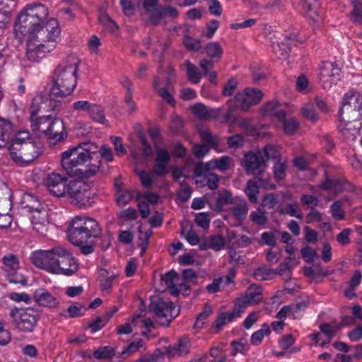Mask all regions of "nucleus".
Masks as SVG:
<instances>
[{
	"instance_id": "obj_1",
	"label": "nucleus",
	"mask_w": 362,
	"mask_h": 362,
	"mask_svg": "<svg viewBox=\"0 0 362 362\" xmlns=\"http://www.w3.org/2000/svg\"><path fill=\"white\" fill-rule=\"evenodd\" d=\"M98 151L99 146L95 143L90 141L81 142L62 153L61 165L70 177L90 178L100 168Z\"/></svg>"
},
{
	"instance_id": "obj_2",
	"label": "nucleus",
	"mask_w": 362,
	"mask_h": 362,
	"mask_svg": "<svg viewBox=\"0 0 362 362\" xmlns=\"http://www.w3.org/2000/svg\"><path fill=\"white\" fill-rule=\"evenodd\" d=\"M69 240L80 249H93L98 247L107 249L111 245L112 236L102 234L99 223L93 218L76 216L67 229Z\"/></svg>"
},
{
	"instance_id": "obj_3",
	"label": "nucleus",
	"mask_w": 362,
	"mask_h": 362,
	"mask_svg": "<svg viewBox=\"0 0 362 362\" xmlns=\"http://www.w3.org/2000/svg\"><path fill=\"white\" fill-rule=\"evenodd\" d=\"M60 29L54 18L51 20L37 33H28L26 57L32 62H39L45 53L53 50L59 37Z\"/></svg>"
},
{
	"instance_id": "obj_4",
	"label": "nucleus",
	"mask_w": 362,
	"mask_h": 362,
	"mask_svg": "<svg viewBox=\"0 0 362 362\" xmlns=\"http://www.w3.org/2000/svg\"><path fill=\"white\" fill-rule=\"evenodd\" d=\"M79 59L74 54L68 55L55 68L51 95L65 98L71 94L76 86Z\"/></svg>"
},
{
	"instance_id": "obj_5",
	"label": "nucleus",
	"mask_w": 362,
	"mask_h": 362,
	"mask_svg": "<svg viewBox=\"0 0 362 362\" xmlns=\"http://www.w3.org/2000/svg\"><path fill=\"white\" fill-rule=\"evenodd\" d=\"M49 11L47 6L40 3L28 4L18 16L14 25V33L17 38L22 39L28 33H37L51 19L42 25L47 19Z\"/></svg>"
},
{
	"instance_id": "obj_6",
	"label": "nucleus",
	"mask_w": 362,
	"mask_h": 362,
	"mask_svg": "<svg viewBox=\"0 0 362 362\" xmlns=\"http://www.w3.org/2000/svg\"><path fill=\"white\" fill-rule=\"evenodd\" d=\"M280 156L279 152L273 145H267L257 152H248L244 156L245 170L247 174L262 176L266 163L269 159H276Z\"/></svg>"
},
{
	"instance_id": "obj_7",
	"label": "nucleus",
	"mask_w": 362,
	"mask_h": 362,
	"mask_svg": "<svg viewBox=\"0 0 362 362\" xmlns=\"http://www.w3.org/2000/svg\"><path fill=\"white\" fill-rule=\"evenodd\" d=\"M38 320L37 315L30 308L13 307L9 310L10 323L14 329L20 332H33Z\"/></svg>"
},
{
	"instance_id": "obj_8",
	"label": "nucleus",
	"mask_w": 362,
	"mask_h": 362,
	"mask_svg": "<svg viewBox=\"0 0 362 362\" xmlns=\"http://www.w3.org/2000/svg\"><path fill=\"white\" fill-rule=\"evenodd\" d=\"M71 202L78 208L87 207L91 205L92 192L88 184L83 180H71L66 186V192Z\"/></svg>"
},
{
	"instance_id": "obj_9",
	"label": "nucleus",
	"mask_w": 362,
	"mask_h": 362,
	"mask_svg": "<svg viewBox=\"0 0 362 362\" xmlns=\"http://www.w3.org/2000/svg\"><path fill=\"white\" fill-rule=\"evenodd\" d=\"M43 101L41 96H35L32 101L30 106V127L38 137H47L52 116L37 117V112L40 110V103Z\"/></svg>"
},
{
	"instance_id": "obj_10",
	"label": "nucleus",
	"mask_w": 362,
	"mask_h": 362,
	"mask_svg": "<svg viewBox=\"0 0 362 362\" xmlns=\"http://www.w3.org/2000/svg\"><path fill=\"white\" fill-rule=\"evenodd\" d=\"M9 153L11 159L17 164L26 165L31 163L40 155V148L36 143H27L24 145H10Z\"/></svg>"
},
{
	"instance_id": "obj_11",
	"label": "nucleus",
	"mask_w": 362,
	"mask_h": 362,
	"mask_svg": "<svg viewBox=\"0 0 362 362\" xmlns=\"http://www.w3.org/2000/svg\"><path fill=\"white\" fill-rule=\"evenodd\" d=\"M346 115V119L362 118V95L359 93L350 90L346 93L341 102V107L339 110L340 116Z\"/></svg>"
},
{
	"instance_id": "obj_12",
	"label": "nucleus",
	"mask_w": 362,
	"mask_h": 362,
	"mask_svg": "<svg viewBox=\"0 0 362 362\" xmlns=\"http://www.w3.org/2000/svg\"><path fill=\"white\" fill-rule=\"evenodd\" d=\"M263 94L256 88H245L243 92L238 93L233 100L235 105L242 111H247L252 106L256 105L262 100Z\"/></svg>"
},
{
	"instance_id": "obj_13",
	"label": "nucleus",
	"mask_w": 362,
	"mask_h": 362,
	"mask_svg": "<svg viewBox=\"0 0 362 362\" xmlns=\"http://www.w3.org/2000/svg\"><path fill=\"white\" fill-rule=\"evenodd\" d=\"M52 273L71 275L78 270V264L74 258L65 250L57 252L55 262Z\"/></svg>"
},
{
	"instance_id": "obj_14",
	"label": "nucleus",
	"mask_w": 362,
	"mask_h": 362,
	"mask_svg": "<svg viewBox=\"0 0 362 362\" xmlns=\"http://www.w3.org/2000/svg\"><path fill=\"white\" fill-rule=\"evenodd\" d=\"M59 250H35L31 256L32 263L37 268L52 272Z\"/></svg>"
},
{
	"instance_id": "obj_15",
	"label": "nucleus",
	"mask_w": 362,
	"mask_h": 362,
	"mask_svg": "<svg viewBox=\"0 0 362 362\" xmlns=\"http://www.w3.org/2000/svg\"><path fill=\"white\" fill-rule=\"evenodd\" d=\"M340 69L332 62H323L320 67L319 78L324 89H329L339 80Z\"/></svg>"
},
{
	"instance_id": "obj_16",
	"label": "nucleus",
	"mask_w": 362,
	"mask_h": 362,
	"mask_svg": "<svg viewBox=\"0 0 362 362\" xmlns=\"http://www.w3.org/2000/svg\"><path fill=\"white\" fill-rule=\"evenodd\" d=\"M337 128L344 139L354 140L362 129V118L349 119L339 115Z\"/></svg>"
},
{
	"instance_id": "obj_17",
	"label": "nucleus",
	"mask_w": 362,
	"mask_h": 362,
	"mask_svg": "<svg viewBox=\"0 0 362 362\" xmlns=\"http://www.w3.org/2000/svg\"><path fill=\"white\" fill-rule=\"evenodd\" d=\"M150 310L158 317H165L168 321L174 319L177 315L174 303L169 300H164L162 298H157L150 304Z\"/></svg>"
},
{
	"instance_id": "obj_18",
	"label": "nucleus",
	"mask_w": 362,
	"mask_h": 362,
	"mask_svg": "<svg viewBox=\"0 0 362 362\" xmlns=\"http://www.w3.org/2000/svg\"><path fill=\"white\" fill-rule=\"evenodd\" d=\"M67 179L66 177L57 173L47 175L46 185L49 192L57 197H64L66 192Z\"/></svg>"
},
{
	"instance_id": "obj_19",
	"label": "nucleus",
	"mask_w": 362,
	"mask_h": 362,
	"mask_svg": "<svg viewBox=\"0 0 362 362\" xmlns=\"http://www.w3.org/2000/svg\"><path fill=\"white\" fill-rule=\"evenodd\" d=\"M262 299V288L259 285L252 284L247 288L244 296L237 299L235 305L244 310L246 306L257 304Z\"/></svg>"
},
{
	"instance_id": "obj_20",
	"label": "nucleus",
	"mask_w": 362,
	"mask_h": 362,
	"mask_svg": "<svg viewBox=\"0 0 362 362\" xmlns=\"http://www.w3.org/2000/svg\"><path fill=\"white\" fill-rule=\"evenodd\" d=\"M160 281L170 289V293L175 296H178L182 291L188 288L185 283L182 281L181 277L173 270L161 276Z\"/></svg>"
},
{
	"instance_id": "obj_21",
	"label": "nucleus",
	"mask_w": 362,
	"mask_h": 362,
	"mask_svg": "<svg viewBox=\"0 0 362 362\" xmlns=\"http://www.w3.org/2000/svg\"><path fill=\"white\" fill-rule=\"evenodd\" d=\"M50 124L46 137L47 139L54 141H61L66 138L67 133L65 131V127L62 119L52 117Z\"/></svg>"
},
{
	"instance_id": "obj_22",
	"label": "nucleus",
	"mask_w": 362,
	"mask_h": 362,
	"mask_svg": "<svg viewBox=\"0 0 362 362\" xmlns=\"http://www.w3.org/2000/svg\"><path fill=\"white\" fill-rule=\"evenodd\" d=\"M15 131L16 126L10 119L0 117V148L6 146Z\"/></svg>"
},
{
	"instance_id": "obj_23",
	"label": "nucleus",
	"mask_w": 362,
	"mask_h": 362,
	"mask_svg": "<svg viewBox=\"0 0 362 362\" xmlns=\"http://www.w3.org/2000/svg\"><path fill=\"white\" fill-rule=\"evenodd\" d=\"M35 302L44 307L54 308L59 303L57 298L45 288H38L34 293Z\"/></svg>"
},
{
	"instance_id": "obj_24",
	"label": "nucleus",
	"mask_w": 362,
	"mask_h": 362,
	"mask_svg": "<svg viewBox=\"0 0 362 362\" xmlns=\"http://www.w3.org/2000/svg\"><path fill=\"white\" fill-rule=\"evenodd\" d=\"M165 15H168L170 17L175 18L179 15V11L175 8L170 6L158 7L156 13L149 16L148 23L152 25H158L160 23L163 17Z\"/></svg>"
},
{
	"instance_id": "obj_25",
	"label": "nucleus",
	"mask_w": 362,
	"mask_h": 362,
	"mask_svg": "<svg viewBox=\"0 0 362 362\" xmlns=\"http://www.w3.org/2000/svg\"><path fill=\"white\" fill-rule=\"evenodd\" d=\"M242 313H243V310L236 307V305H235V308L233 310L222 313L218 316L217 319L214 323V327L218 330H220L222 327L227 323L231 322L237 317H240Z\"/></svg>"
},
{
	"instance_id": "obj_26",
	"label": "nucleus",
	"mask_w": 362,
	"mask_h": 362,
	"mask_svg": "<svg viewBox=\"0 0 362 362\" xmlns=\"http://www.w3.org/2000/svg\"><path fill=\"white\" fill-rule=\"evenodd\" d=\"M20 204L22 209H25L30 213H37L40 218V211L43 209V206L36 197L30 194H24Z\"/></svg>"
},
{
	"instance_id": "obj_27",
	"label": "nucleus",
	"mask_w": 362,
	"mask_h": 362,
	"mask_svg": "<svg viewBox=\"0 0 362 362\" xmlns=\"http://www.w3.org/2000/svg\"><path fill=\"white\" fill-rule=\"evenodd\" d=\"M117 276L118 275L114 272H110L105 268H101L98 276L101 291L110 293L112 287L113 281L117 278Z\"/></svg>"
},
{
	"instance_id": "obj_28",
	"label": "nucleus",
	"mask_w": 362,
	"mask_h": 362,
	"mask_svg": "<svg viewBox=\"0 0 362 362\" xmlns=\"http://www.w3.org/2000/svg\"><path fill=\"white\" fill-rule=\"evenodd\" d=\"M191 344L189 339L187 337L179 339L174 346H170L167 353L171 356L187 355L190 349Z\"/></svg>"
},
{
	"instance_id": "obj_29",
	"label": "nucleus",
	"mask_w": 362,
	"mask_h": 362,
	"mask_svg": "<svg viewBox=\"0 0 362 362\" xmlns=\"http://www.w3.org/2000/svg\"><path fill=\"white\" fill-rule=\"evenodd\" d=\"M294 36H286L281 42L273 45V49L279 58H286L291 50V46L293 41Z\"/></svg>"
},
{
	"instance_id": "obj_30",
	"label": "nucleus",
	"mask_w": 362,
	"mask_h": 362,
	"mask_svg": "<svg viewBox=\"0 0 362 362\" xmlns=\"http://www.w3.org/2000/svg\"><path fill=\"white\" fill-rule=\"evenodd\" d=\"M288 253V257H287L285 261L281 263L275 272L276 274H279L281 276L288 274L292 269V268L297 264L298 261L296 258L293 252L294 250H286Z\"/></svg>"
},
{
	"instance_id": "obj_31",
	"label": "nucleus",
	"mask_w": 362,
	"mask_h": 362,
	"mask_svg": "<svg viewBox=\"0 0 362 362\" xmlns=\"http://www.w3.org/2000/svg\"><path fill=\"white\" fill-rule=\"evenodd\" d=\"M300 6L309 18L315 21L318 16L320 3L317 0H301Z\"/></svg>"
},
{
	"instance_id": "obj_32",
	"label": "nucleus",
	"mask_w": 362,
	"mask_h": 362,
	"mask_svg": "<svg viewBox=\"0 0 362 362\" xmlns=\"http://www.w3.org/2000/svg\"><path fill=\"white\" fill-rule=\"evenodd\" d=\"M36 96H41L43 98V101L40 103V110L42 109L45 111H58L61 107V103L58 98L60 97H55L51 95L49 92V97L42 94H37Z\"/></svg>"
},
{
	"instance_id": "obj_33",
	"label": "nucleus",
	"mask_w": 362,
	"mask_h": 362,
	"mask_svg": "<svg viewBox=\"0 0 362 362\" xmlns=\"http://www.w3.org/2000/svg\"><path fill=\"white\" fill-rule=\"evenodd\" d=\"M193 114L199 119H208L218 115V109H208L202 103L195 104L192 107Z\"/></svg>"
},
{
	"instance_id": "obj_34",
	"label": "nucleus",
	"mask_w": 362,
	"mask_h": 362,
	"mask_svg": "<svg viewBox=\"0 0 362 362\" xmlns=\"http://www.w3.org/2000/svg\"><path fill=\"white\" fill-rule=\"evenodd\" d=\"M160 78L155 77L153 81V88L158 95L161 97L166 103L172 106L175 105V100L173 98L172 94L170 93V89L165 88H160Z\"/></svg>"
},
{
	"instance_id": "obj_35",
	"label": "nucleus",
	"mask_w": 362,
	"mask_h": 362,
	"mask_svg": "<svg viewBox=\"0 0 362 362\" xmlns=\"http://www.w3.org/2000/svg\"><path fill=\"white\" fill-rule=\"evenodd\" d=\"M184 65L186 67V75L187 79L192 83H199L202 77V74L199 71V68L189 60L185 61Z\"/></svg>"
},
{
	"instance_id": "obj_36",
	"label": "nucleus",
	"mask_w": 362,
	"mask_h": 362,
	"mask_svg": "<svg viewBox=\"0 0 362 362\" xmlns=\"http://www.w3.org/2000/svg\"><path fill=\"white\" fill-rule=\"evenodd\" d=\"M248 210V204L244 200L235 204V205L230 209L231 213L235 219L240 222L243 221L246 218Z\"/></svg>"
},
{
	"instance_id": "obj_37",
	"label": "nucleus",
	"mask_w": 362,
	"mask_h": 362,
	"mask_svg": "<svg viewBox=\"0 0 362 362\" xmlns=\"http://www.w3.org/2000/svg\"><path fill=\"white\" fill-rule=\"evenodd\" d=\"M300 308L301 305L299 304L285 305L277 313L276 318L279 320V321H281L283 322L286 316H291L293 318H296V315L298 314V311Z\"/></svg>"
},
{
	"instance_id": "obj_38",
	"label": "nucleus",
	"mask_w": 362,
	"mask_h": 362,
	"mask_svg": "<svg viewBox=\"0 0 362 362\" xmlns=\"http://www.w3.org/2000/svg\"><path fill=\"white\" fill-rule=\"evenodd\" d=\"M276 275L275 270L267 267H258L253 272V277L257 281L273 279Z\"/></svg>"
},
{
	"instance_id": "obj_39",
	"label": "nucleus",
	"mask_w": 362,
	"mask_h": 362,
	"mask_svg": "<svg viewBox=\"0 0 362 362\" xmlns=\"http://www.w3.org/2000/svg\"><path fill=\"white\" fill-rule=\"evenodd\" d=\"M11 139V145H24L27 143H35L34 139L27 130H21L16 132Z\"/></svg>"
},
{
	"instance_id": "obj_40",
	"label": "nucleus",
	"mask_w": 362,
	"mask_h": 362,
	"mask_svg": "<svg viewBox=\"0 0 362 362\" xmlns=\"http://www.w3.org/2000/svg\"><path fill=\"white\" fill-rule=\"evenodd\" d=\"M205 49L207 56L212 59L213 62L220 60L223 54V49L218 42H209L206 46Z\"/></svg>"
},
{
	"instance_id": "obj_41",
	"label": "nucleus",
	"mask_w": 362,
	"mask_h": 362,
	"mask_svg": "<svg viewBox=\"0 0 362 362\" xmlns=\"http://www.w3.org/2000/svg\"><path fill=\"white\" fill-rule=\"evenodd\" d=\"M259 187L257 185V182L250 180L247 181L245 188V192L248 197L249 201L252 204L257 202V195L259 192Z\"/></svg>"
},
{
	"instance_id": "obj_42",
	"label": "nucleus",
	"mask_w": 362,
	"mask_h": 362,
	"mask_svg": "<svg viewBox=\"0 0 362 362\" xmlns=\"http://www.w3.org/2000/svg\"><path fill=\"white\" fill-rule=\"evenodd\" d=\"M232 195L230 192L224 190L219 193L215 204L211 206V209L216 211H221L224 205L231 202Z\"/></svg>"
},
{
	"instance_id": "obj_43",
	"label": "nucleus",
	"mask_w": 362,
	"mask_h": 362,
	"mask_svg": "<svg viewBox=\"0 0 362 362\" xmlns=\"http://www.w3.org/2000/svg\"><path fill=\"white\" fill-rule=\"evenodd\" d=\"M93 355L96 359L107 360L115 355V349L110 346H102L95 350Z\"/></svg>"
},
{
	"instance_id": "obj_44",
	"label": "nucleus",
	"mask_w": 362,
	"mask_h": 362,
	"mask_svg": "<svg viewBox=\"0 0 362 362\" xmlns=\"http://www.w3.org/2000/svg\"><path fill=\"white\" fill-rule=\"evenodd\" d=\"M88 114L97 122L105 124L107 122L103 108L97 104H92Z\"/></svg>"
},
{
	"instance_id": "obj_45",
	"label": "nucleus",
	"mask_w": 362,
	"mask_h": 362,
	"mask_svg": "<svg viewBox=\"0 0 362 362\" xmlns=\"http://www.w3.org/2000/svg\"><path fill=\"white\" fill-rule=\"evenodd\" d=\"M199 136L203 142L206 144L210 146L212 148H216L219 144V139L211 133V132L207 129H201L199 131Z\"/></svg>"
},
{
	"instance_id": "obj_46",
	"label": "nucleus",
	"mask_w": 362,
	"mask_h": 362,
	"mask_svg": "<svg viewBox=\"0 0 362 362\" xmlns=\"http://www.w3.org/2000/svg\"><path fill=\"white\" fill-rule=\"evenodd\" d=\"M271 333L269 326L267 323H264L262 328L251 336V343L254 345H258L265 336H268Z\"/></svg>"
},
{
	"instance_id": "obj_47",
	"label": "nucleus",
	"mask_w": 362,
	"mask_h": 362,
	"mask_svg": "<svg viewBox=\"0 0 362 362\" xmlns=\"http://www.w3.org/2000/svg\"><path fill=\"white\" fill-rule=\"evenodd\" d=\"M231 158L226 156H223L219 158L213 159L211 160L213 169H218L223 172L230 168Z\"/></svg>"
},
{
	"instance_id": "obj_48",
	"label": "nucleus",
	"mask_w": 362,
	"mask_h": 362,
	"mask_svg": "<svg viewBox=\"0 0 362 362\" xmlns=\"http://www.w3.org/2000/svg\"><path fill=\"white\" fill-rule=\"evenodd\" d=\"M250 218L253 223L259 226L264 225L268 220L265 211H264L260 206H259L256 211L250 213Z\"/></svg>"
},
{
	"instance_id": "obj_49",
	"label": "nucleus",
	"mask_w": 362,
	"mask_h": 362,
	"mask_svg": "<svg viewBox=\"0 0 362 362\" xmlns=\"http://www.w3.org/2000/svg\"><path fill=\"white\" fill-rule=\"evenodd\" d=\"M284 131L287 135L294 134L299 128L298 121L292 117L283 121Z\"/></svg>"
},
{
	"instance_id": "obj_50",
	"label": "nucleus",
	"mask_w": 362,
	"mask_h": 362,
	"mask_svg": "<svg viewBox=\"0 0 362 362\" xmlns=\"http://www.w3.org/2000/svg\"><path fill=\"white\" fill-rule=\"evenodd\" d=\"M224 245V239L221 235L211 236L205 240L204 246L211 249H221Z\"/></svg>"
},
{
	"instance_id": "obj_51",
	"label": "nucleus",
	"mask_w": 362,
	"mask_h": 362,
	"mask_svg": "<svg viewBox=\"0 0 362 362\" xmlns=\"http://www.w3.org/2000/svg\"><path fill=\"white\" fill-rule=\"evenodd\" d=\"M320 187L325 190L333 189L337 192H341L343 189V183L341 180L327 178L322 182Z\"/></svg>"
},
{
	"instance_id": "obj_52",
	"label": "nucleus",
	"mask_w": 362,
	"mask_h": 362,
	"mask_svg": "<svg viewBox=\"0 0 362 362\" xmlns=\"http://www.w3.org/2000/svg\"><path fill=\"white\" fill-rule=\"evenodd\" d=\"M228 148L231 149H238L242 148L245 144V139L240 134H235L226 138Z\"/></svg>"
},
{
	"instance_id": "obj_53",
	"label": "nucleus",
	"mask_w": 362,
	"mask_h": 362,
	"mask_svg": "<svg viewBox=\"0 0 362 362\" xmlns=\"http://www.w3.org/2000/svg\"><path fill=\"white\" fill-rule=\"evenodd\" d=\"M302 115L304 117L313 123L317 122L319 119L313 103H308L302 108Z\"/></svg>"
},
{
	"instance_id": "obj_54",
	"label": "nucleus",
	"mask_w": 362,
	"mask_h": 362,
	"mask_svg": "<svg viewBox=\"0 0 362 362\" xmlns=\"http://www.w3.org/2000/svg\"><path fill=\"white\" fill-rule=\"evenodd\" d=\"M303 258L308 263H313V266L320 265V258L316 250H300Z\"/></svg>"
},
{
	"instance_id": "obj_55",
	"label": "nucleus",
	"mask_w": 362,
	"mask_h": 362,
	"mask_svg": "<svg viewBox=\"0 0 362 362\" xmlns=\"http://www.w3.org/2000/svg\"><path fill=\"white\" fill-rule=\"evenodd\" d=\"M211 160L209 163H197L194 167V175L196 177H206L209 171L212 170Z\"/></svg>"
},
{
	"instance_id": "obj_56",
	"label": "nucleus",
	"mask_w": 362,
	"mask_h": 362,
	"mask_svg": "<svg viewBox=\"0 0 362 362\" xmlns=\"http://www.w3.org/2000/svg\"><path fill=\"white\" fill-rule=\"evenodd\" d=\"M229 262L237 265L243 264L245 262V257L243 250H229Z\"/></svg>"
},
{
	"instance_id": "obj_57",
	"label": "nucleus",
	"mask_w": 362,
	"mask_h": 362,
	"mask_svg": "<svg viewBox=\"0 0 362 362\" xmlns=\"http://www.w3.org/2000/svg\"><path fill=\"white\" fill-rule=\"evenodd\" d=\"M351 17L355 22H362V2L361 0H353Z\"/></svg>"
},
{
	"instance_id": "obj_58",
	"label": "nucleus",
	"mask_w": 362,
	"mask_h": 362,
	"mask_svg": "<svg viewBox=\"0 0 362 362\" xmlns=\"http://www.w3.org/2000/svg\"><path fill=\"white\" fill-rule=\"evenodd\" d=\"M278 204V198L274 193L266 194L262 199L261 206L267 207L269 209H274Z\"/></svg>"
},
{
	"instance_id": "obj_59",
	"label": "nucleus",
	"mask_w": 362,
	"mask_h": 362,
	"mask_svg": "<svg viewBox=\"0 0 362 362\" xmlns=\"http://www.w3.org/2000/svg\"><path fill=\"white\" fill-rule=\"evenodd\" d=\"M279 156L274 159L275 161L274 165V174L276 179L281 180L286 175V165L284 163H281L279 159Z\"/></svg>"
},
{
	"instance_id": "obj_60",
	"label": "nucleus",
	"mask_w": 362,
	"mask_h": 362,
	"mask_svg": "<svg viewBox=\"0 0 362 362\" xmlns=\"http://www.w3.org/2000/svg\"><path fill=\"white\" fill-rule=\"evenodd\" d=\"M151 173L158 177H163L168 173V164L155 161V165L151 170Z\"/></svg>"
},
{
	"instance_id": "obj_61",
	"label": "nucleus",
	"mask_w": 362,
	"mask_h": 362,
	"mask_svg": "<svg viewBox=\"0 0 362 362\" xmlns=\"http://www.w3.org/2000/svg\"><path fill=\"white\" fill-rule=\"evenodd\" d=\"M342 202L340 200L334 202L331 206V213L336 220H342L344 218V212L341 209Z\"/></svg>"
},
{
	"instance_id": "obj_62",
	"label": "nucleus",
	"mask_w": 362,
	"mask_h": 362,
	"mask_svg": "<svg viewBox=\"0 0 362 362\" xmlns=\"http://www.w3.org/2000/svg\"><path fill=\"white\" fill-rule=\"evenodd\" d=\"M183 44L187 49L194 52L199 50L201 48L200 42L189 36H185L183 38Z\"/></svg>"
},
{
	"instance_id": "obj_63",
	"label": "nucleus",
	"mask_w": 362,
	"mask_h": 362,
	"mask_svg": "<svg viewBox=\"0 0 362 362\" xmlns=\"http://www.w3.org/2000/svg\"><path fill=\"white\" fill-rule=\"evenodd\" d=\"M298 211L299 209L297 204H288L284 209L279 210V213L281 214H286L293 217L302 218L301 214H298Z\"/></svg>"
},
{
	"instance_id": "obj_64",
	"label": "nucleus",
	"mask_w": 362,
	"mask_h": 362,
	"mask_svg": "<svg viewBox=\"0 0 362 362\" xmlns=\"http://www.w3.org/2000/svg\"><path fill=\"white\" fill-rule=\"evenodd\" d=\"M204 182H205L211 189H216L218 187L219 177L214 173H209L206 177H204ZM203 181H200L202 183Z\"/></svg>"
}]
</instances>
